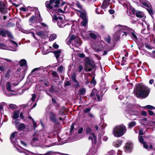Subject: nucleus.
Instances as JSON below:
<instances>
[{
	"mask_svg": "<svg viewBox=\"0 0 155 155\" xmlns=\"http://www.w3.org/2000/svg\"><path fill=\"white\" fill-rule=\"evenodd\" d=\"M150 89L141 84H137L134 88V93L137 98L145 99L149 95Z\"/></svg>",
	"mask_w": 155,
	"mask_h": 155,
	"instance_id": "obj_1",
	"label": "nucleus"
},
{
	"mask_svg": "<svg viewBox=\"0 0 155 155\" xmlns=\"http://www.w3.org/2000/svg\"><path fill=\"white\" fill-rule=\"evenodd\" d=\"M115 29L116 30H117V31L114 35V38L115 40H117L119 38L120 32H123L124 34H122V35H125V36H126L127 34L126 32L124 31L125 30L129 31L130 28L126 26L118 25L115 27Z\"/></svg>",
	"mask_w": 155,
	"mask_h": 155,
	"instance_id": "obj_2",
	"label": "nucleus"
},
{
	"mask_svg": "<svg viewBox=\"0 0 155 155\" xmlns=\"http://www.w3.org/2000/svg\"><path fill=\"white\" fill-rule=\"evenodd\" d=\"M126 131V127L123 125H120L115 127L114 128L113 133L114 136L118 137L123 135Z\"/></svg>",
	"mask_w": 155,
	"mask_h": 155,
	"instance_id": "obj_3",
	"label": "nucleus"
},
{
	"mask_svg": "<svg viewBox=\"0 0 155 155\" xmlns=\"http://www.w3.org/2000/svg\"><path fill=\"white\" fill-rule=\"evenodd\" d=\"M55 21H57L58 25L60 28L64 27L67 24V23H66L65 21H64V17L63 15L58 17L54 15L53 18V21L54 22H55Z\"/></svg>",
	"mask_w": 155,
	"mask_h": 155,
	"instance_id": "obj_4",
	"label": "nucleus"
},
{
	"mask_svg": "<svg viewBox=\"0 0 155 155\" xmlns=\"http://www.w3.org/2000/svg\"><path fill=\"white\" fill-rule=\"evenodd\" d=\"M134 105L131 104H129L128 106V109L130 111H128L127 114L130 116V118L133 120H135L136 118L134 117V116H138L140 114V113L136 111H133L131 110L132 108H133Z\"/></svg>",
	"mask_w": 155,
	"mask_h": 155,
	"instance_id": "obj_5",
	"label": "nucleus"
},
{
	"mask_svg": "<svg viewBox=\"0 0 155 155\" xmlns=\"http://www.w3.org/2000/svg\"><path fill=\"white\" fill-rule=\"evenodd\" d=\"M54 1L55 0H50V1H47L45 3V6L47 8L51 10L53 9L54 12H55L56 10L55 9V8H54V7H53V4Z\"/></svg>",
	"mask_w": 155,
	"mask_h": 155,
	"instance_id": "obj_6",
	"label": "nucleus"
},
{
	"mask_svg": "<svg viewBox=\"0 0 155 155\" xmlns=\"http://www.w3.org/2000/svg\"><path fill=\"white\" fill-rule=\"evenodd\" d=\"M95 67V65L93 62L90 64H85L84 70L86 72L90 71Z\"/></svg>",
	"mask_w": 155,
	"mask_h": 155,
	"instance_id": "obj_7",
	"label": "nucleus"
},
{
	"mask_svg": "<svg viewBox=\"0 0 155 155\" xmlns=\"http://www.w3.org/2000/svg\"><path fill=\"white\" fill-rule=\"evenodd\" d=\"M0 34L3 36H5L7 35L9 37L13 38V37L11 33L7 30L3 29L0 30Z\"/></svg>",
	"mask_w": 155,
	"mask_h": 155,
	"instance_id": "obj_8",
	"label": "nucleus"
},
{
	"mask_svg": "<svg viewBox=\"0 0 155 155\" xmlns=\"http://www.w3.org/2000/svg\"><path fill=\"white\" fill-rule=\"evenodd\" d=\"M88 139L89 140L91 141L92 143H96L97 141V138L94 133H90L89 134Z\"/></svg>",
	"mask_w": 155,
	"mask_h": 155,
	"instance_id": "obj_9",
	"label": "nucleus"
},
{
	"mask_svg": "<svg viewBox=\"0 0 155 155\" xmlns=\"http://www.w3.org/2000/svg\"><path fill=\"white\" fill-rule=\"evenodd\" d=\"M132 148V145L131 143L130 142L126 143L125 146V151L127 153L130 152Z\"/></svg>",
	"mask_w": 155,
	"mask_h": 155,
	"instance_id": "obj_10",
	"label": "nucleus"
},
{
	"mask_svg": "<svg viewBox=\"0 0 155 155\" xmlns=\"http://www.w3.org/2000/svg\"><path fill=\"white\" fill-rule=\"evenodd\" d=\"M17 150L19 152L23 153L26 155H34V154L32 152L23 148L17 149Z\"/></svg>",
	"mask_w": 155,
	"mask_h": 155,
	"instance_id": "obj_11",
	"label": "nucleus"
},
{
	"mask_svg": "<svg viewBox=\"0 0 155 155\" xmlns=\"http://www.w3.org/2000/svg\"><path fill=\"white\" fill-rule=\"evenodd\" d=\"M49 118L50 120L54 123H55L56 121V118L55 114L52 112H50L49 114Z\"/></svg>",
	"mask_w": 155,
	"mask_h": 155,
	"instance_id": "obj_12",
	"label": "nucleus"
},
{
	"mask_svg": "<svg viewBox=\"0 0 155 155\" xmlns=\"http://www.w3.org/2000/svg\"><path fill=\"white\" fill-rule=\"evenodd\" d=\"M81 44V39L78 37H77L74 41V43H72V45L76 47L80 46Z\"/></svg>",
	"mask_w": 155,
	"mask_h": 155,
	"instance_id": "obj_13",
	"label": "nucleus"
},
{
	"mask_svg": "<svg viewBox=\"0 0 155 155\" xmlns=\"http://www.w3.org/2000/svg\"><path fill=\"white\" fill-rule=\"evenodd\" d=\"M13 85L14 86H15L17 85L16 84H15L14 83H12V85L9 82H8L6 84V88L7 90L8 91H11L14 92V90H12L11 89V86Z\"/></svg>",
	"mask_w": 155,
	"mask_h": 155,
	"instance_id": "obj_14",
	"label": "nucleus"
},
{
	"mask_svg": "<svg viewBox=\"0 0 155 155\" xmlns=\"http://www.w3.org/2000/svg\"><path fill=\"white\" fill-rule=\"evenodd\" d=\"M26 126V124L23 123H21L18 125L17 128H18V129L19 130H22L25 128Z\"/></svg>",
	"mask_w": 155,
	"mask_h": 155,
	"instance_id": "obj_15",
	"label": "nucleus"
},
{
	"mask_svg": "<svg viewBox=\"0 0 155 155\" xmlns=\"http://www.w3.org/2000/svg\"><path fill=\"white\" fill-rule=\"evenodd\" d=\"M122 143V140H117L113 143V145L115 147H118L121 145Z\"/></svg>",
	"mask_w": 155,
	"mask_h": 155,
	"instance_id": "obj_16",
	"label": "nucleus"
},
{
	"mask_svg": "<svg viewBox=\"0 0 155 155\" xmlns=\"http://www.w3.org/2000/svg\"><path fill=\"white\" fill-rule=\"evenodd\" d=\"M6 7L5 5L2 2H0V11L2 12L5 11Z\"/></svg>",
	"mask_w": 155,
	"mask_h": 155,
	"instance_id": "obj_17",
	"label": "nucleus"
},
{
	"mask_svg": "<svg viewBox=\"0 0 155 155\" xmlns=\"http://www.w3.org/2000/svg\"><path fill=\"white\" fill-rule=\"evenodd\" d=\"M135 14L137 17L141 18L143 17L144 15L142 12L137 11H136Z\"/></svg>",
	"mask_w": 155,
	"mask_h": 155,
	"instance_id": "obj_18",
	"label": "nucleus"
},
{
	"mask_svg": "<svg viewBox=\"0 0 155 155\" xmlns=\"http://www.w3.org/2000/svg\"><path fill=\"white\" fill-rule=\"evenodd\" d=\"M77 38V37H76V36L74 35H72L71 36H70L69 38L68 39V44L70 43L72 41L75 40V39Z\"/></svg>",
	"mask_w": 155,
	"mask_h": 155,
	"instance_id": "obj_19",
	"label": "nucleus"
},
{
	"mask_svg": "<svg viewBox=\"0 0 155 155\" xmlns=\"http://www.w3.org/2000/svg\"><path fill=\"white\" fill-rule=\"evenodd\" d=\"M19 64L21 67L26 66H27L26 61L25 59H22L20 61Z\"/></svg>",
	"mask_w": 155,
	"mask_h": 155,
	"instance_id": "obj_20",
	"label": "nucleus"
},
{
	"mask_svg": "<svg viewBox=\"0 0 155 155\" xmlns=\"http://www.w3.org/2000/svg\"><path fill=\"white\" fill-rule=\"evenodd\" d=\"M76 5L80 9V10H77L79 12H81L84 11V10L82 8V6L80 4L79 2H77L76 3Z\"/></svg>",
	"mask_w": 155,
	"mask_h": 155,
	"instance_id": "obj_21",
	"label": "nucleus"
},
{
	"mask_svg": "<svg viewBox=\"0 0 155 155\" xmlns=\"http://www.w3.org/2000/svg\"><path fill=\"white\" fill-rule=\"evenodd\" d=\"M54 54L56 59L58 58L60 54L61 53V51L60 50H58L54 51Z\"/></svg>",
	"mask_w": 155,
	"mask_h": 155,
	"instance_id": "obj_22",
	"label": "nucleus"
},
{
	"mask_svg": "<svg viewBox=\"0 0 155 155\" xmlns=\"http://www.w3.org/2000/svg\"><path fill=\"white\" fill-rule=\"evenodd\" d=\"M81 14L80 15V17L83 20H85L87 19L86 17V14L84 12V11L81 12Z\"/></svg>",
	"mask_w": 155,
	"mask_h": 155,
	"instance_id": "obj_23",
	"label": "nucleus"
},
{
	"mask_svg": "<svg viewBox=\"0 0 155 155\" xmlns=\"http://www.w3.org/2000/svg\"><path fill=\"white\" fill-rule=\"evenodd\" d=\"M130 35L132 38L134 40L136 41L137 39V38L136 35V33L135 32H132L131 34Z\"/></svg>",
	"mask_w": 155,
	"mask_h": 155,
	"instance_id": "obj_24",
	"label": "nucleus"
},
{
	"mask_svg": "<svg viewBox=\"0 0 155 155\" xmlns=\"http://www.w3.org/2000/svg\"><path fill=\"white\" fill-rule=\"evenodd\" d=\"M17 134V132L15 131L12 134L10 137V139L12 142H14L13 140L15 138V136Z\"/></svg>",
	"mask_w": 155,
	"mask_h": 155,
	"instance_id": "obj_25",
	"label": "nucleus"
},
{
	"mask_svg": "<svg viewBox=\"0 0 155 155\" xmlns=\"http://www.w3.org/2000/svg\"><path fill=\"white\" fill-rule=\"evenodd\" d=\"M97 35L98 34L97 33L91 32L90 33L89 35L91 38L94 39L96 38Z\"/></svg>",
	"mask_w": 155,
	"mask_h": 155,
	"instance_id": "obj_26",
	"label": "nucleus"
},
{
	"mask_svg": "<svg viewBox=\"0 0 155 155\" xmlns=\"http://www.w3.org/2000/svg\"><path fill=\"white\" fill-rule=\"evenodd\" d=\"M56 35L55 34H52L51 35L49 38V40L52 41L55 39L56 38Z\"/></svg>",
	"mask_w": 155,
	"mask_h": 155,
	"instance_id": "obj_27",
	"label": "nucleus"
},
{
	"mask_svg": "<svg viewBox=\"0 0 155 155\" xmlns=\"http://www.w3.org/2000/svg\"><path fill=\"white\" fill-rule=\"evenodd\" d=\"M136 124V123L135 121H132L129 123L128 127L131 128L134 127Z\"/></svg>",
	"mask_w": 155,
	"mask_h": 155,
	"instance_id": "obj_28",
	"label": "nucleus"
},
{
	"mask_svg": "<svg viewBox=\"0 0 155 155\" xmlns=\"http://www.w3.org/2000/svg\"><path fill=\"white\" fill-rule=\"evenodd\" d=\"M64 69V68L62 66H60L58 68L57 70L60 73H61L63 72Z\"/></svg>",
	"mask_w": 155,
	"mask_h": 155,
	"instance_id": "obj_29",
	"label": "nucleus"
},
{
	"mask_svg": "<svg viewBox=\"0 0 155 155\" xmlns=\"http://www.w3.org/2000/svg\"><path fill=\"white\" fill-rule=\"evenodd\" d=\"M36 34L40 37H42L44 36L45 33L44 32L41 31H38L36 33Z\"/></svg>",
	"mask_w": 155,
	"mask_h": 155,
	"instance_id": "obj_30",
	"label": "nucleus"
},
{
	"mask_svg": "<svg viewBox=\"0 0 155 155\" xmlns=\"http://www.w3.org/2000/svg\"><path fill=\"white\" fill-rule=\"evenodd\" d=\"M86 90L85 89L82 88H81L79 91L80 94L82 95H84L85 93Z\"/></svg>",
	"mask_w": 155,
	"mask_h": 155,
	"instance_id": "obj_31",
	"label": "nucleus"
},
{
	"mask_svg": "<svg viewBox=\"0 0 155 155\" xmlns=\"http://www.w3.org/2000/svg\"><path fill=\"white\" fill-rule=\"evenodd\" d=\"M85 61L86 62L85 64H88L93 63L92 61L88 57H86L85 58Z\"/></svg>",
	"mask_w": 155,
	"mask_h": 155,
	"instance_id": "obj_32",
	"label": "nucleus"
},
{
	"mask_svg": "<svg viewBox=\"0 0 155 155\" xmlns=\"http://www.w3.org/2000/svg\"><path fill=\"white\" fill-rule=\"evenodd\" d=\"M105 40L108 43L110 44L111 42V38L109 36H107L105 38Z\"/></svg>",
	"mask_w": 155,
	"mask_h": 155,
	"instance_id": "obj_33",
	"label": "nucleus"
},
{
	"mask_svg": "<svg viewBox=\"0 0 155 155\" xmlns=\"http://www.w3.org/2000/svg\"><path fill=\"white\" fill-rule=\"evenodd\" d=\"M19 117V114L17 112H14V113L13 118L14 119H16Z\"/></svg>",
	"mask_w": 155,
	"mask_h": 155,
	"instance_id": "obj_34",
	"label": "nucleus"
},
{
	"mask_svg": "<svg viewBox=\"0 0 155 155\" xmlns=\"http://www.w3.org/2000/svg\"><path fill=\"white\" fill-rule=\"evenodd\" d=\"M81 24L84 27H86L87 24V19L83 20L81 21Z\"/></svg>",
	"mask_w": 155,
	"mask_h": 155,
	"instance_id": "obj_35",
	"label": "nucleus"
},
{
	"mask_svg": "<svg viewBox=\"0 0 155 155\" xmlns=\"http://www.w3.org/2000/svg\"><path fill=\"white\" fill-rule=\"evenodd\" d=\"M9 41H10V43H11L13 45V46L14 47V48H16L18 47V45L17 43H16L15 42V41H14L13 40H9Z\"/></svg>",
	"mask_w": 155,
	"mask_h": 155,
	"instance_id": "obj_36",
	"label": "nucleus"
},
{
	"mask_svg": "<svg viewBox=\"0 0 155 155\" xmlns=\"http://www.w3.org/2000/svg\"><path fill=\"white\" fill-rule=\"evenodd\" d=\"M96 13L98 14H103L104 13L103 11L101 9V8H97L96 10Z\"/></svg>",
	"mask_w": 155,
	"mask_h": 155,
	"instance_id": "obj_37",
	"label": "nucleus"
},
{
	"mask_svg": "<svg viewBox=\"0 0 155 155\" xmlns=\"http://www.w3.org/2000/svg\"><path fill=\"white\" fill-rule=\"evenodd\" d=\"M86 131L87 134L88 135H89L90 133H93L91 132L92 131L91 128L89 127H87L86 128Z\"/></svg>",
	"mask_w": 155,
	"mask_h": 155,
	"instance_id": "obj_38",
	"label": "nucleus"
},
{
	"mask_svg": "<svg viewBox=\"0 0 155 155\" xmlns=\"http://www.w3.org/2000/svg\"><path fill=\"white\" fill-rule=\"evenodd\" d=\"M60 0H55L54 2H55V3L56 4L54 5V8H58V4H59L60 3Z\"/></svg>",
	"mask_w": 155,
	"mask_h": 155,
	"instance_id": "obj_39",
	"label": "nucleus"
},
{
	"mask_svg": "<svg viewBox=\"0 0 155 155\" xmlns=\"http://www.w3.org/2000/svg\"><path fill=\"white\" fill-rule=\"evenodd\" d=\"M143 147L145 148L148 150L149 149V147L148 145L145 142H143Z\"/></svg>",
	"mask_w": 155,
	"mask_h": 155,
	"instance_id": "obj_40",
	"label": "nucleus"
},
{
	"mask_svg": "<svg viewBox=\"0 0 155 155\" xmlns=\"http://www.w3.org/2000/svg\"><path fill=\"white\" fill-rule=\"evenodd\" d=\"M6 69V67L5 65H2L0 66V70L3 71Z\"/></svg>",
	"mask_w": 155,
	"mask_h": 155,
	"instance_id": "obj_41",
	"label": "nucleus"
},
{
	"mask_svg": "<svg viewBox=\"0 0 155 155\" xmlns=\"http://www.w3.org/2000/svg\"><path fill=\"white\" fill-rule=\"evenodd\" d=\"M147 10L150 15H153V12L151 9L147 8Z\"/></svg>",
	"mask_w": 155,
	"mask_h": 155,
	"instance_id": "obj_42",
	"label": "nucleus"
},
{
	"mask_svg": "<svg viewBox=\"0 0 155 155\" xmlns=\"http://www.w3.org/2000/svg\"><path fill=\"white\" fill-rule=\"evenodd\" d=\"M138 137L140 143L143 144V142H145L144 141H143V139L142 136H139Z\"/></svg>",
	"mask_w": 155,
	"mask_h": 155,
	"instance_id": "obj_43",
	"label": "nucleus"
},
{
	"mask_svg": "<svg viewBox=\"0 0 155 155\" xmlns=\"http://www.w3.org/2000/svg\"><path fill=\"white\" fill-rule=\"evenodd\" d=\"M141 123L143 125H145L147 124V122L146 121V119H144L142 120L141 121Z\"/></svg>",
	"mask_w": 155,
	"mask_h": 155,
	"instance_id": "obj_44",
	"label": "nucleus"
},
{
	"mask_svg": "<svg viewBox=\"0 0 155 155\" xmlns=\"http://www.w3.org/2000/svg\"><path fill=\"white\" fill-rule=\"evenodd\" d=\"M129 12H131L133 14H135V13L136 12V11L134 8L131 7H130V9H129Z\"/></svg>",
	"mask_w": 155,
	"mask_h": 155,
	"instance_id": "obj_45",
	"label": "nucleus"
},
{
	"mask_svg": "<svg viewBox=\"0 0 155 155\" xmlns=\"http://www.w3.org/2000/svg\"><path fill=\"white\" fill-rule=\"evenodd\" d=\"M71 78H72V81L74 82H78L77 80L76 79V77H75V75L73 74V75H72Z\"/></svg>",
	"mask_w": 155,
	"mask_h": 155,
	"instance_id": "obj_46",
	"label": "nucleus"
},
{
	"mask_svg": "<svg viewBox=\"0 0 155 155\" xmlns=\"http://www.w3.org/2000/svg\"><path fill=\"white\" fill-rule=\"evenodd\" d=\"M9 107L12 109H16L17 107L16 106L13 104H11L9 105Z\"/></svg>",
	"mask_w": 155,
	"mask_h": 155,
	"instance_id": "obj_47",
	"label": "nucleus"
},
{
	"mask_svg": "<svg viewBox=\"0 0 155 155\" xmlns=\"http://www.w3.org/2000/svg\"><path fill=\"white\" fill-rule=\"evenodd\" d=\"M144 108H147L150 109H154V107L150 105H147L144 107Z\"/></svg>",
	"mask_w": 155,
	"mask_h": 155,
	"instance_id": "obj_48",
	"label": "nucleus"
},
{
	"mask_svg": "<svg viewBox=\"0 0 155 155\" xmlns=\"http://www.w3.org/2000/svg\"><path fill=\"white\" fill-rule=\"evenodd\" d=\"M0 48L2 49H6V46L3 44L0 43Z\"/></svg>",
	"mask_w": 155,
	"mask_h": 155,
	"instance_id": "obj_49",
	"label": "nucleus"
},
{
	"mask_svg": "<svg viewBox=\"0 0 155 155\" xmlns=\"http://www.w3.org/2000/svg\"><path fill=\"white\" fill-rule=\"evenodd\" d=\"M91 83L94 85H96V82L95 80L94 79V77H93L91 81Z\"/></svg>",
	"mask_w": 155,
	"mask_h": 155,
	"instance_id": "obj_50",
	"label": "nucleus"
},
{
	"mask_svg": "<svg viewBox=\"0 0 155 155\" xmlns=\"http://www.w3.org/2000/svg\"><path fill=\"white\" fill-rule=\"evenodd\" d=\"M53 154V153L52 151H50L48 152L47 153H46L42 154H39V155H52Z\"/></svg>",
	"mask_w": 155,
	"mask_h": 155,
	"instance_id": "obj_51",
	"label": "nucleus"
},
{
	"mask_svg": "<svg viewBox=\"0 0 155 155\" xmlns=\"http://www.w3.org/2000/svg\"><path fill=\"white\" fill-rule=\"evenodd\" d=\"M35 18V17L34 16H33L31 17L29 19V22H30L33 23Z\"/></svg>",
	"mask_w": 155,
	"mask_h": 155,
	"instance_id": "obj_52",
	"label": "nucleus"
},
{
	"mask_svg": "<svg viewBox=\"0 0 155 155\" xmlns=\"http://www.w3.org/2000/svg\"><path fill=\"white\" fill-rule=\"evenodd\" d=\"M36 97V95L35 94H32V97L31 100L32 101H35Z\"/></svg>",
	"mask_w": 155,
	"mask_h": 155,
	"instance_id": "obj_53",
	"label": "nucleus"
},
{
	"mask_svg": "<svg viewBox=\"0 0 155 155\" xmlns=\"http://www.w3.org/2000/svg\"><path fill=\"white\" fill-rule=\"evenodd\" d=\"M78 71L79 72H81L83 69V67L81 65H80L78 67Z\"/></svg>",
	"mask_w": 155,
	"mask_h": 155,
	"instance_id": "obj_54",
	"label": "nucleus"
},
{
	"mask_svg": "<svg viewBox=\"0 0 155 155\" xmlns=\"http://www.w3.org/2000/svg\"><path fill=\"white\" fill-rule=\"evenodd\" d=\"M78 56L81 58H84L85 57V55L82 53H79L78 54Z\"/></svg>",
	"mask_w": 155,
	"mask_h": 155,
	"instance_id": "obj_55",
	"label": "nucleus"
},
{
	"mask_svg": "<svg viewBox=\"0 0 155 155\" xmlns=\"http://www.w3.org/2000/svg\"><path fill=\"white\" fill-rule=\"evenodd\" d=\"M91 110V109L90 108H88L85 109L84 110V112L85 113H87L89 112Z\"/></svg>",
	"mask_w": 155,
	"mask_h": 155,
	"instance_id": "obj_56",
	"label": "nucleus"
},
{
	"mask_svg": "<svg viewBox=\"0 0 155 155\" xmlns=\"http://www.w3.org/2000/svg\"><path fill=\"white\" fill-rule=\"evenodd\" d=\"M19 122L18 121V120H16L14 122L15 126L16 128H17V127H18V125H19Z\"/></svg>",
	"mask_w": 155,
	"mask_h": 155,
	"instance_id": "obj_57",
	"label": "nucleus"
},
{
	"mask_svg": "<svg viewBox=\"0 0 155 155\" xmlns=\"http://www.w3.org/2000/svg\"><path fill=\"white\" fill-rule=\"evenodd\" d=\"M109 154L111 155H114L115 154V151L113 150H111L108 152Z\"/></svg>",
	"mask_w": 155,
	"mask_h": 155,
	"instance_id": "obj_58",
	"label": "nucleus"
},
{
	"mask_svg": "<svg viewBox=\"0 0 155 155\" xmlns=\"http://www.w3.org/2000/svg\"><path fill=\"white\" fill-rule=\"evenodd\" d=\"M149 125L155 127V122L154 121H151L150 122Z\"/></svg>",
	"mask_w": 155,
	"mask_h": 155,
	"instance_id": "obj_59",
	"label": "nucleus"
},
{
	"mask_svg": "<svg viewBox=\"0 0 155 155\" xmlns=\"http://www.w3.org/2000/svg\"><path fill=\"white\" fill-rule=\"evenodd\" d=\"M74 125H75V124L73 123L71 125V129L70 130V132H71L74 129Z\"/></svg>",
	"mask_w": 155,
	"mask_h": 155,
	"instance_id": "obj_60",
	"label": "nucleus"
},
{
	"mask_svg": "<svg viewBox=\"0 0 155 155\" xmlns=\"http://www.w3.org/2000/svg\"><path fill=\"white\" fill-rule=\"evenodd\" d=\"M143 130L142 129H141L139 130V136L143 135Z\"/></svg>",
	"mask_w": 155,
	"mask_h": 155,
	"instance_id": "obj_61",
	"label": "nucleus"
},
{
	"mask_svg": "<svg viewBox=\"0 0 155 155\" xmlns=\"http://www.w3.org/2000/svg\"><path fill=\"white\" fill-rule=\"evenodd\" d=\"M71 84V83L68 81H67L65 83V84L66 86H70Z\"/></svg>",
	"mask_w": 155,
	"mask_h": 155,
	"instance_id": "obj_62",
	"label": "nucleus"
},
{
	"mask_svg": "<svg viewBox=\"0 0 155 155\" xmlns=\"http://www.w3.org/2000/svg\"><path fill=\"white\" fill-rule=\"evenodd\" d=\"M20 141L21 143L23 146H27V144L25 142L22 140H20Z\"/></svg>",
	"mask_w": 155,
	"mask_h": 155,
	"instance_id": "obj_63",
	"label": "nucleus"
},
{
	"mask_svg": "<svg viewBox=\"0 0 155 155\" xmlns=\"http://www.w3.org/2000/svg\"><path fill=\"white\" fill-rule=\"evenodd\" d=\"M53 47L55 48H59V46L58 45L54 44L53 46Z\"/></svg>",
	"mask_w": 155,
	"mask_h": 155,
	"instance_id": "obj_64",
	"label": "nucleus"
}]
</instances>
